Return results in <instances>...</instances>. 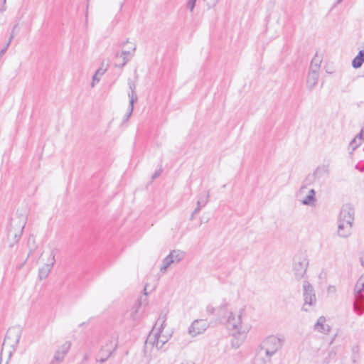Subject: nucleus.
<instances>
[{
  "instance_id": "20",
  "label": "nucleus",
  "mask_w": 364,
  "mask_h": 364,
  "mask_svg": "<svg viewBox=\"0 0 364 364\" xmlns=\"http://www.w3.org/2000/svg\"><path fill=\"white\" fill-rule=\"evenodd\" d=\"M209 197V191H207L204 195L199 196L197 201V207L200 208L204 207L208 203Z\"/></svg>"
},
{
  "instance_id": "4",
  "label": "nucleus",
  "mask_w": 364,
  "mask_h": 364,
  "mask_svg": "<svg viewBox=\"0 0 364 364\" xmlns=\"http://www.w3.org/2000/svg\"><path fill=\"white\" fill-rule=\"evenodd\" d=\"M354 208L351 204L347 203L342 206L339 215V221L345 223L346 225L348 224L352 225L354 220Z\"/></svg>"
},
{
  "instance_id": "45",
  "label": "nucleus",
  "mask_w": 364,
  "mask_h": 364,
  "mask_svg": "<svg viewBox=\"0 0 364 364\" xmlns=\"http://www.w3.org/2000/svg\"><path fill=\"white\" fill-rule=\"evenodd\" d=\"M200 210V208H199V207H196V208H195V210H194L193 212V213L196 214V213H198Z\"/></svg>"
},
{
  "instance_id": "33",
  "label": "nucleus",
  "mask_w": 364,
  "mask_h": 364,
  "mask_svg": "<svg viewBox=\"0 0 364 364\" xmlns=\"http://www.w3.org/2000/svg\"><path fill=\"white\" fill-rule=\"evenodd\" d=\"M216 309L211 304H208L206 307V312L208 315H213L215 314Z\"/></svg>"
},
{
  "instance_id": "12",
  "label": "nucleus",
  "mask_w": 364,
  "mask_h": 364,
  "mask_svg": "<svg viewBox=\"0 0 364 364\" xmlns=\"http://www.w3.org/2000/svg\"><path fill=\"white\" fill-rule=\"evenodd\" d=\"M128 86L129 88V92L128 93V97L129 99V102L132 103V106L134 105V102L137 101L138 97L136 92V83L132 81L131 79H128Z\"/></svg>"
},
{
  "instance_id": "11",
  "label": "nucleus",
  "mask_w": 364,
  "mask_h": 364,
  "mask_svg": "<svg viewBox=\"0 0 364 364\" xmlns=\"http://www.w3.org/2000/svg\"><path fill=\"white\" fill-rule=\"evenodd\" d=\"M325 323L326 318L324 316H320L314 325V330L320 333H328L331 330V327L325 324Z\"/></svg>"
},
{
  "instance_id": "21",
  "label": "nucleus",
  "mask_w": 364,
  "mask_h": 364,
  "mask_svg": "<svg viewBox=\"0 0 364 364\" xmlns=\"http://www.w3.org/2000/svg\"><path fill=\"white\" fill-rule=\"evenodd\" d=\"M140 303L136 304L134 306L132 309L131 313H130V318L134 321H138L140 318V315L138 312L139 309L140 308Z\"/></svg>"
},
{
  "instance_id": "26",
  "label": "nucleus",
  "mask_w": 364,
  "mask_h": 364,
  "mask_svg": "<svg viewBox=\"0 0 364 364\" xmlns=\"http://www.w3.org/2000/svg\"><path fill=\"white\" fill-rule=\"evenodd\" d=\"M166 314H165L164 315H160L159 318H158L156 323V325H158L159 323H160V328L159 330L161 331V328H164V325L166 322Z\"/></svg>"
},
{
  "instance_id": "35",
  "label": "nucleus",
  "mask_w": 364,
  "mask_h": 364,
  "mask_svg": "<svg viewBox=\"0 0 364 364\" xmlns=\"http://www.w3.org/2000/svg\"><path fill=\"white\" fill-rule=\"evenodd\" d=\"M182 258H183L182 254L180 252H177L176 251V253L174 254V257H173L174 262H178L182 259Z\"/></svg>"
},
{
  "instance_id": "28",
  "label": "nucleus",
  "mask_w": 364,
  "mask_h": 364,
  "mask_svg": "<svg viewBox=\"0 0 364 364\" xmlns=\"http://www.w3.org/2000/svg\"><path fill=\"white\" fill-rule=\"evenodd\" d=\"M23 228H24V225H23L21 228V229L18 230V232L14 233L13 236H14V243H18V242L19 240L21 237V235H22Z\"/></svg>"
},
{
  "instance_id": "39",
  "label": "nucleus",
  "mask_w": 364,
  "mask_h": 364,
  "mask_svg": "<svg viewBox=\"0 0 364 364\" xmlns=\"http://www.w3.org/2000/svg\"><path fill=\"white\" fill-rule=\"evenodd\" d=\"M9 48V45H6L1 50H0V59L1 58V57L5 54V53L6 52L7 49Z\"/></svg>"
},
{
  "instance_id": "1",
  "label": "nucleus",
  "mask_w": 364,
  "mask_h": 364,
  "mask_svg": "<svg viewBox=\"0 0 364 364\" xmlns=\"http://www.w3.org/2000/svg\"><path fill=\"white\" fill-rule=\"evenodd\" d=\"M284 343V338H278L272 335L262 341L260 345V350H264L265 354L269 358L268 361H270V358L282 348Z\"/></svg>"
},
{
  "instance_id": "48",
  "label": "nucleus",
  "mask_w": 364,
  "mask_h": 364,
  "mask_svg": "<svg viewBox=\"0 0 364 364\" xmlns=\"http://www.w3.org/2000/svg\"><path fill=\"white\" fill-rule=\"evenodd\" d=\"M19 339H20V335H19L18 333H17V334H16V343H18Z\"/></svg>"
},
{
  "instance_id": "49",
  "label": "nucleus",
  "mask_w": 364,
  "mask_h": 364,
  "mask_svg": "<svg viewBox=\"0 0 364 364\" xmlns=\"http://www.w3.org/2000/svg\"><path fill=\"white\" fill-rule=\"evenodd\" d=\"M10 333H11V331H8L6 335V338H10Z\"/></svg>"
},
{
  "instance_id": "13",
  "label": "nucleus",
  "mask_w": 364,
  "mask_h": 364,
  "mask_svg": "<svg viewBox=\"0 0 364 364\" xmlns=\"http://www.w3.org/2000/svg\"><path fill=\"white\" fill-rule=\"evenodd\" d=\"M318 77L319 73H314V72L308 73L306 87L309 90H311L317 85Z\"/></svg>"
},
{
  "instance_id": "6",
  "label": "nucleus",
  "mask_w": 364,
  "mask_h": 364,
  "mask_svg": "<svg viewBox=\"0 0 364 364\" xmlns=\"http://www.w3.org/2000/svg\"><path fill=\"white\" fill-rule=\"evenodd\" d=\"M71 347L70 341L65 342L61 345L59 348L55 351L54 357L50 364H60L64 360L65 355L68 353Z\"/></svg>"
},
{
  "instance_id": "18",
  "label": "nucleus",
  "mask_w": 364,
  "mask_h": 364,
  "mask_svg": "<svg viewBox=\"0 0 364 364\" xmlns=\"http://www.w3.org/2000/svg\"><path fill=\"white\" fill-rule=\"evenodd\" d=\"M354 292H355L357 294H363V292H364V274L361 275V277L357 281V282L355 285Z\"/></svg>"
},
{
  "instance_id": "19",
  "label": "nucleus",
  "mask_w": 364,
  "mask_h": 364,
  "mask_svg": "<svg viewBox=\"0 0 364 364\" xmlns=\"http://www.w3.org/2000/svg\"><path fill=\"white\" fill-rule=\"evenodd\" d=\"M315 176L321 177L324 175L329 174L328 165H321L316 169L314 173Z\"/></svg>"
},
{
  "instance_id": "7",
  "label": "nucleus",
  "mask_w": 364,
  "mask_h": 364,
  "mask_svg": "<svg viewBox=\"0 0 364 364\" xmlns=\"http://www.w3.org/2000/svg\"><path fill=\"white\" fill-rule=\"evenodd\" d=\"M208 328V324L205 320H196L188 328V333L193 337L203 333Z\"/></svg>"
},
{
  "instance_id": "2",
  "label": "nucleus",
  "mask_w": 364,
  "mask_h": 364,
  "mask_svg": "<svg viewBox=\"0 0 364 364\" xmlns=\"http://www.w3.org/2000/svg\"><path fill=\"white\" fill-rule=\"evenodd\" d=\"M309 260L305 253L301 252L294 257L293 270L296 279L299 280L306 274Z\"/></svg>"
},
{
  "instance_id": "43",
  "label": "nucleus",
  "mask_w": 364,
  "mask_h": 364,
  "mask_svg": "<svg viewBox=\"0 0 364 364\" xmlns=\"http://www.w3.org/2000/svg\"><path fill=\"white\" fill-rule=\"evenodd\" d=\"M14 36L15 34H11L10 35V37H9V41L7 42V43L6 45H10L11 42L12 41V40L14 39Z\"/></svg>"
},
{
  "instance_id": "14",
  "label": "nucleus",
  "mask_w": 364,
  "mask_h": 364,
  "mask_svg": "<svg viewBox=\"0 0 364 364\" xmlns=\"http://www.w3.org/2000/svg\"><path fill=\"white\" fill-rule=\"evenodd\" d=\"M352 225H346L345 223L338 220V233L339 236L346 237L350 235V229Z\"/></svg>"
},
{
  "instance_id": "22",
  "label": "nucleus",
  "mask_w": 364,
  "mask_h": 364,
  "mask_svg": "<svg viewBox=\"0 0 364 364\" xmlns=\"http://www.w3.org/2000/svg\"><path fill=\"white\" fill-rule=\"evenodd\" d=\"M100 353L102 354V356L100 358H97L96 360L97 362L104 363L111 356L112 351L108 350L105 352V350H102Z\"/></svg>"
},
{
  "instance_id": "8",
  "label": "nucleus",
  "mask_w": 364,
  "mask_h": 364,
  "mask_svg": "<svg viewBox=\"0 0 364 364\" xmlns=\"http://www.w3.org/2000/svg\"><path fill=\"white\" fill-rule=\"evenodd\" d=\"M248 331V328H244V330L236 331L232 333L231 339L232 348L237 349L244 343Z\"/></svg>"
},
{
  "instance_id": "54",
  "label": "nucleus",
  "mask_w": 364,
  "mask_h": 364,
  "mask_svg": "<svg viewBox=\"0 0 364 364\" xmlns=\"http://www.w3.org/2000/svg\"><path fill=\"white\" fill-rule=\"evenodd\" d=\"M4 2L5 3V2H6V0H4Z\"/></svg>"
},
{
  "instance_id": "40",
  "label": "nucleus",
  "mask_w": 364,
  "mask_h": 364,
  "mask_svg": "<svg viewBox=\"0 0 364 364\" xmlns=\"http://www.w3.org/2000/svg\"><path fill=\"white\" fill-rule=\"evenodd\" d=\"M98 75H97L96 73L94 75V76L92 77V86L93 87L94 86V83L95 82H99L100 81V77H98Z\"/></svg>"
},
{
  "instance_id": "10",
  "label": "nucleus",
  "mask_w": 364,
  "mask_h": 364,
  "mask_svg": "<svg viewBox=\"0 0 364 364\" xmlns=\"http://www.w3.org/2000/svg\"><path fill=\"white\" fill-rule=\"evenodd\" d=\"M354 296L353 310L357 314L361 315L364 312V295L354 292Z\"/></svg>"
},
{
  "instance_id": "37",
  "label": "nucleus",
  "mask_w": 364,
  "mask_h": 364,
  "mask_svg": "<svg viewBox=\"0 0 364 364\" xmlns=\"http://www.w3.org/2000/svg\"><path fill=\"white\" fill-rule=\"evenodd\" d=\"M107 71V68H102V67H100V68H98L96 71V74L97 75H102L105 74V73Z\"/></svg>"
},
{
  "instance_id": "29",
  "label": "nucleus",
  "mask_w": 364,
  "mask_h": 364,
  "mask_svg": "<svg viewBox=\"0 0 364 364\" xmlns=\"http://www.w3.org/2000/svg\"><path fill=\"white\" fill-rule=\"evenodd\" d=\"M361 142H358L356 140V138H354L349 144V147L351 148L352 151H355L360 145Z\"/></svg>"
},
{
  "instance_id": "36",
  "label": "nucleus",
  "mask_w": 364,
  "mask_h": 364,
  "mask_svg": "<svg viewBox=\"0 0 364 364\" xmlns=\"http://www.w3.org/2000/svg\"><path fill=\"white\" fill-rule=\"evenodd\" d=\"M356 138V140L359 139V141H364V129H362L360 132L356 135L355 137Z\"/></svg>"
},
{
  "instance_id": "31",
  "label": "nucleus",
  "mask_w": 364,
  "mask_h": 364,
  "mask_svg": "<svg viewBox=\"0 0 364 364\" xmlns=\"http://www.w3.org/2000/svg\"><path fill=\"white\" fill-rule=\"evenodd\" d=\"M135 50H136V46H134L132 48V52H131L130 50H127V51L123 50V51H122V53L120 54H121V55L131 56V58H132L134 55Z\"/></svg>"
},
{
  "instance_id": "46",
  "label": "nucleus",
  "mask_w": 364,
  "mask_h": 364,
  "mask_svg": "<svg viewBox=\"0 0 364 364\" xmlns=\"http://www.w3.org/2000/svg\"><path fill=\"white\" fill-rule=\"evenodd\" d=\"M87 359H88V355L86 354V355H85V356L83 358L82 363H83L84 362L87 361Z\"/></svg>"
},
{
  "instance_id": "23",
  "label": "nucleus",
  "mask_w": 364,
  "mask_h": 364,
  "mask_svg": "<svg viewBox=\"0 0 364 364\" xmlns=\"http://www.w3.org/2000/svg\"><path fill=\"white\" fill-rule=\"evenodd\" d=\"M122 57V59H123V61L122 63H119V64H117L116 66L120 68H122L123 67H124L126 65V64L131 59V56H125V55H121V54H119L118 53L116 54V57L118 58V57Z\"/></svg>"
},
{
  "instance_id": "41",
  "label": "nucleus",
  "mask_w": 364,
  "mask_h": 364,
  "mask_svg": "<svg viewBox=\"0 0 364 364\" xmlns=\"http://www.w3.org/2000/svg\"><path fill=\"white\" fill-rule=\"evenodd\" d=\"M161 173V170H159V171H156V172L153 174V176H151V178H152L153 180L156 179L157 177H159V176H160Z\"/></svg>"
},
{
  "instance_id": "25",
  "label": "nucleus",
  "mask_w": 364,
  "mask_h": 364,
  "mask_svg": "<svg viewBox=\"0 0 364 364\" xmlns=\"http://www.w3.org/2000/svg\"><path fill=\"white\" fill-rule=\"evenodd\" d=\"M316 200L315 197H312V196L307 195L302 200V204L309 205L313 203Z\"/></svg>"
},
{
  "instance_id": "15",
  "label": "nucleus",
  "mask_w": 364,
  "mask_h": 364,
  "mask_svg": "<svg viewBox=\"0 0 364 364\" xmlns=\"http://www.w3.org/2000/svg\"><path fill=\"white\" fill-rule=\"evenodd\" d=\"M161 331L156 333L154 336V341H150L153 346H155L158 349H160L163 347V346L166 343L167 340H160ZM148 341H151V335L148 337Z\"/></svg>"
},
{
  "instance_id": "52",
  "label": "nucleus",
  "mask_w": 364,
  "mask_h": 364,
  "mask_svg": "<svg viewBox=\"0 0 364 364\" xmlns=\"http://www.w3.org/2000/svg\"><path fill=\"white\" fill-rule=\"evenodd\" d=\"M11 234H12V230H10L9 231V236H10Z\"/></svg>"
},
{
  "instance_id": "9",
  "label": "nucleus",
  "mask_w": 364,
  "mask_h": 364,
  "mask_svg": "<svg viewBox=\"0 0 364 364\" xmlns=\"http://www.w3.org/2000/svg\"><path fill=\"white\" fill-rule=\"evenodd\" d=\"M50 261L49 263L46 264L44 266L41 267L38 270V277L41 280L47 278L49 273L50 272L54 262H55V253L54 251L52 250L50 253Z\"/></svg>"
},
{
  "instance_id": "44",
  "label": "nucleus",
  "mask_w": 364,
  "mask_h": 364,
  "mask_svg": "<svg viewBox=\"0 0 364 364\" xmlns=\"http://www.w3.org/2000/svg\"><path fill=\"white\" fill-rule=\"evenodd\" d=\"M316 192L314 189H311L309 192V195L312 196V197H315Z\"/></svg>"
},
{
  "instance_id": "3",
  "label": "nucleus",
  "mask_w": 364,
  "mask_h": 364,
  "mask_svg": "<svg viewBox=\"0 0 364 364\" xmlns=\"http://www.w3.org/2000/svg\"><path fill=\"white\" fill-rule=\"evenodd\" d=\"M303 299L304 304L301 308L304 311H309V306H314L316 305L317 299L315 294L314 287L309 283V282L305 280L303 282Z\"/></svg>"
},
{
  "instance_id": "24",
  "label": "nucleus",
  "mask_w": 364,
  "mask_h": 364,
  "mask_svg": "<svg viewBox=\"0 0 364 364\" xmlns=\"http://www.w3.org/2000/svg\"><path fill=\"white\" fill-rule=\"evenodd\" d=\"M133 110H134V105L132 106V103L129 102V107H128V111L124 114V116L123 117V122H124L128 121V119H129L130 116L132 115V114L133 112Z\"/></svg>"
},
{
  "instance_id": "27",
  "label": "nucleus",
  "mask_w": 364,
  "mask_h": 364,
  "mask_svg": "<svg viewBox=\"0 0 364 364\" xmlns=\"http://www.w3.org/2000/svg\"><path fill=\"white\" fill-rule=\"evenodd\" d=\"M166 314H165L164 315H160L159 318H158L156 323V325H158L159 323H160V328L159 330L161 331V328H164V325L166 322Z\"/></svg>"
},
{
  "instance_id": "38",
  "label": "nucleus",
  "mask_w": 364,
  "mask_h": 364,
  "mask_svg": "<svg viewBox=\"0 0 364 364\" xmlns=\"http://www.w3.org/2000/svg\"><path fill=\"white\" fill-rule=\"evenodd\" d=\"M321 60L317 58H314L311 62V64H316L317 66H320Z\"/></svg>"
},
{
  "instance_id": "34",
  "label": "nucleus",
  "mask_w": 364,
  "mask_h": 364,
  "mask_svg": "<svg viewBox=\"0 0 364 364\" xmlns=\"http://www.w3.org/2000/svg\"><path fill=\"white\" fill-rule=\"evenodd\" d=\"M228 305V303L226 301L225 299H224L221 305L218 308V310L220 311H222L223 310H226Z\"/></svg>"
},
{
  "instance_id": "51",
  "label": "nucleus",
  "mask_w": 364,
  "mask_h": 364,
  "mask_svg": "<svg viewBox=\"0 0 364 364\" xmlns=\"http://www.w3.org/2000/svg\"><path fill=\"white\" fill-rule=\"evenodd\" d=\"M343 0H337L336 1V4H339L342 2Z\"/></svg>"
},
{
  "instance_id": "30",
  "label": "nucleus",
  "mask_w": 364,
  "mask_h": 364,
  "mask_svg": "<svg viewBox=\"0 0 364 364\" xmlns=\"http://www.w3.org/2000/svg\"><path fill=\"white\" fill-rule=\"evenodd\" d=\"M197 0H188L186 6L189 10L192 12L196 6V2Z\"/></svg>"
},
{
  "instance_id": "16",
  "label": "nucleus",
  "mask_w": 364,
  "mask_h": 364,
  "mask_svg": "<svg viewBox=\"0 0 364 364\" xmlns=\"http://www.w3.org/2000/svg\"><path fill=\"white\" fill-rule=\"evenodd\" d=\"M364 63V50H360L358 54L353 59L352 66L357 69L362 66Z\"/></svg>"
},
{
  "instance_id": "5",
  "label": "nucleus",
  "mask_w": 364,
  "mask_h": 364,
  "mask_svg": "<svg viewBox=\"0 0 364 364\" xmlns=\"http://www.w3.org/2000/svg\"><path fill=\"white\" fill-rule=\"evenodd\" d=\"M243 311V309H241L240 314L237 316H235L232 312L230 314L227 321L228 327L230 329L236 331L247 328V327H243L242 325V314Z\"/></svg>"
},
{
  "instance_id": "32",
  "label": "nucleus",
  "mask_w": 364,
  "mask_h": 364,
  "mask_svg": "<svg viewBox=\"0 0 364 364\" xmlns=\"http://www.w3.org/2000/svg\"><path fill=\"white\" fill-rule=\"evenodd\" d=\"M320 70V66H317L316 64H311L309 72H314V73H318Z\"/></svg>"
},
{
  "instance_id": "17",
  "label": "nucleus",
  "mask_w": 364,
  "mask_h": 364,
  "mask_svg": "<svg viewBox=\"0 0 364 364\" xmlns=\"http://www.w3.org/2000/svg\"><path fill=\"white\" fill-rule=\"evenodd\" d=\"M176 253V251L171 252L168 255H167L163 260V266L161 268V270L162 271L166 270L172 263L174 262V254Z\"/></svg>"
},
{
  "instance_id": "50",
  "label": "nucleus",
  "mask_w": 364,
  "mask_h": 364,
  "mask_svg": "<svg viewBox=\"0 0 364 364\" xmlns=\"http://www.w3.org/2000/svg\"><path fill=\"white\" fill-rule=\"evenodd\" d=\"M195 213H193V212L192 213L191 215V220H193L194 217H195Z\"/></svg>"
},
{
  "instance_id": "47",
  "label": "nucleus",
  "mask_w": 364,
  "mask_h": 364,
  "mask_svg": "<svg viewBox=\"0 0 364 364\" xmlns=\"http://www.w3.org/2000/svg\"><path fill=\"white\" fill-rule=\"evenodd\" d=\"M16 27H17V24H16V25L14 26V28H13V29H12V31H11V34H15V33H14V31H15V29H16Z\"/></svg>"
},
{
  "instance_id": "53",
  "label": "nucleus",
  "mask_w": 364,
  "mask_h": 364,
  "mask_svg": "<svg viewBox=\"0 0 364 364\" xmlns=\"http://www.w3.org/2000/svg\"><path fill=\"white\" fill-rule=\"evenodd\" d=\"M361 264H362V266L364 267V259L363 261H361Z\"/></svg>"
},
{
  "instance_id": "42",
  "label": "nucleus",
  "mask_w": 364,
  "mask_h": 364,
  "mask_svg": "<svg viewBox=\"0 0 364 364\" xmlns=\"http://www.w3.org/2000/svg\"><path fill=\"white\" fill-rule=\"evenodd\" d=\"M14 36L15 34H11L10 35V37H9V41L7 42V43L6 45H10L11 42L12 41V40L14 39Z\"/></svg>"
}]
</instances>
